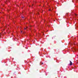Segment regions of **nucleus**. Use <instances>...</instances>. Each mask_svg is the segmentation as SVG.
<instances>
[{"label":"nucleus","instance_id":"obj_1","mask_svg":"<svg viewBox=\"0 0 78 78\" xmlns=\"http://www.w3.org/2000/svg\"><path fill=\"white\" fill-rule=\"evenodd\" d=\"M73 64V63H72V62L71 61H70V64L69 65L70 66H72Z\"/></svg>","mask_w":78,"mask_h":78},{"label":"nucleus","instance_id":"obj_2","mask_svg":"<svg viewBox=\"0 0 78 78\" xmlns=\"http://www.w3.org/2000/svg\"><path fill=\"white\" fill-rule=\"evenodd\" d=\"M21 17H22V19H24V17H23L22 16H21Z\"/></svg>","mask_w":78,"mask_h":78},{"label":"nucleus","instance_id":"obj_3","mask_svg":"<svg viewBox=\"0 0 78 78\" xmlns=\"http://www.w3.org/2000/svg\"><path fill=\"white\" fill-rule=\"evenodd\" d=\"M48 11H51V9H49L48 10Z\"/></svg>","mask_w":78,"mask_h":78},{"label":"nucleus","instance_id":"obj_4","mask_svg":"<svg viewBox=\"0 0 78 78\" xmlns=\"http://www.w3.org/2000/svg\"><path fill=\"white\" fill-rule=\"evenodd\" d=\"M27 28H28V27H26V29H27Z\"/></svg>","mask_w":78,"mask_h":78},{"label":"nucleus","instance_id":"obj_5","mask_svg":"<svg viewBox=\"0 0 78 78\" xmlns=\"http://www.w3.org/2000/svg\"><path fill=\"white\" fill-rule=\"evenodd\" d=\"M5 3L6 4H7V2H5Z\"/></svg>","mask_w":78,"mask_h":78},{"label":"nucleus","instance_id":"obj_6","mask_svg":"<svg viewBox=\"0 0 78 78\" xmlns=\"http://www.w3.org/2000/svg\"><path fill=\"white\" fill-rule=\"evenodd\" d=\"M24 33H25V32H22V34H24Z\"/></svg>","mask_w":78,"mask_h":78},{"label":"nucleus","instance_id":"obj_7","mask_svg":"<svg viewBox=\"0 0 78 78\" xmlns=\"http://www.w3.org/2000/svg\"><path fill=\"white\" fill-rule=\"evenodd\" d=\"M23 31L22 30L21 31V33H22V32Z\"/></svg>","mask_w":78,"mask_h":78},{"label":"nucleus","instance_id":"obj_8","mask_svg":"<svg viewBox=\"0 0 78 78\" xmlns=\"http://www.w3.org/2000/svg\"><path fill=\"white\" fill-rule=\"evenodd\" d=\"M26 28H24V30H26Z\"/></svg>","mask_w":78,"mask_h":78},{"label":"nucleus","instance_id":"obj_9","mask_svg":"<svg viewBox=\"0 0 78 78\" xmlns=\"http://www.w3.org/2000/svg\"><path fill=\"white\" fill-rule=\"evenodd\" d=\"M75 16H77V15L76 14Z\"/></svg>","mask_w":78,"mask_h":78},{"label":"nucleus","instance_id":"obj_10","mask_svg":"<svg viewBox=\"0 0 78 78\" xmlns=\"http://www.w3.org/2000/svg\"><path fill=\"white\" fill-rule=\"evenodd\" d=\"M44 64V63H42V64Z\"/></svg>","mask_w":78,"mask_h":78},{"label":"nucleus","instance_id":"obj_11","mask_svg":"<svg viewBox=\"0 0 78 78\" xmlns=\"http://www.w3.org/2000/svg\"><path fill=\"white\" fill-rule=\"evenodd\" d=\"M29 7H30V6H31L30 5H29Z\"/></svg>","mask_w":78,"mask_h":78},{"label":"nucleus","instance_id":"obj_12","mask_svg":"<svg viewBox=\"0 0 78 78\" xmlns=\"http://www.w3.org/2000/svg\"><path fill=\"white\" fill-rule=\"evenodd\" d=\"M9 11V10H8V11Z\"/></svg>","mask_w":78,"mask_h":78},{"label":"nucleus","instance_id":"obj_13","mask_svg":"<svg viewBox=\"0 0 78 78\" xmlns=\"http://www.w3.org/2000/svg\"><path fill=\"white\" fill-rule=\"evenodd\" d=\"M43 35H44V33H43Z\"/></svg>","mask_w":78,"mask_h":78},{"label":"nucleus","instance_id":"obj_14","mask_svg":"<svg viewBox=\"0 0 78 78\" xmlns=\"http://www.w3.org/2000/svg\"><path fill=\"white\" fill-rule=\"evenodd\" d=\"M32 6H33V5L32 4Z\"/></svg>","mask_w":78,"mask_h":78},{"label":"nucleus","instance_id":"obj_15","mask_svg":"<svg viewBox=\"0 0 78 78\" xmlns=\"http://www.w3.org/2000/svg\"><path fill=\"white\" fill-rule=\"evenodd\" d=\"M32 14H33V13H32Z\"/></svg>","mask_w":78,"mask_h":78},{"label":"nucleus","instance_id":"obj_16","mask_svg":"<svg viewBox=\"0 0 78 78\" xmlns=\"http://www.w3.org/2000/svg\"><path fill=\"white\" fill-rule=\"evenodd\" d=\"M0 13H1V12H0Z\"/></svg>","mask_w":78,"mask_h":78}]
</instances>
